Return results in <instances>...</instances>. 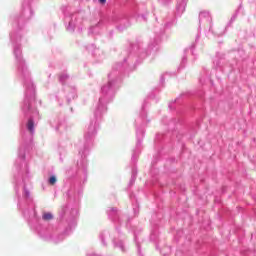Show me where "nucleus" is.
<instances>
[{"label":"nucleus","mask_w":256,"mask_h":256,"mask_svg":"<svg viewBox=\"0 0 256 256\" xmlns=\"http://www.w3.org/2000/svg\"><path fill=\"white\" fill-rule=\"evenodd\" d=\"M26 126L30 133H35V122L33 119L30 118Z\"/></svg>","instance_id":"obj_1"},{"label":"nucleus","mask_w":256,"mask_h":256,"mask_svg":"<svg viewBox=\"0 0 256 256\" xmlns=\"http://www.w3.org/2000/svg\"><path fill=\"white\" fill-rule=\"evenodd\" d=\"M185 7H187V1L183 0L182 3L177 6V11L179 13H183L185 11Z\"/></svg>","instance_id":"obj_2"},{"label":"nucleus","mask_w":256,"mask_h":256,"mask_svg":"<svg viewBox=\"0 0 256 256\" xmlns=\"http://www.w3.org/2000/svg\"><path fill=\"white\" fill-rule=\"evenodd\" d=\"M111 91V82H109L107 85L102 87V93H105V95H107V93H109Z\"/></svg>","instance_id":"obj_3"},{"label":"nucleus","mask_w":256,"mask_h":256,"mask_svg":"<svg viewBox=\"0 0 256 256\" xmlns=\"http://www.w3.org/2000/svg\"><path fill=\"white\" fill-rule=\"evenodd\" d=\"M14 54L16 59H18V61H21V49H19V47H15Z\"/></svg>","instance_id":"obj_4"},{"label":"nucleus","mask_w":256,"mask_h":256,"mask_svg":"<svg viewBox=\"0 0 256 256\" xmlns=\"http://www.w3.org/2000/svg\"><path fill=\"white\" fill-rule=\"evenodd\" d=\"M42 219H44V221H51V219H53V214L51 213H44L42 216Z\"/></svg>","instance_id":"obj_5"},{"label":"nucleus","mask_w":256,"mask_h":256,"mask_svg":"<svg viewBox=\"0 0 256 256\" xmlns=\"http://www.w3.org/2000/svg\"><path fill=\"white\" fill-rule=\"evenodd\" d=\"M95 133H96L95 125H90L88 128L89 137H91V135H95Z\"/></svg>","instance_id":"obj_6"},{"label":"nucleus","mask_w":256,"mask_h":256,"mask_svg":"<svg viewBox=\"0 0 256 256\" xmlns=\"http://www.w3.org/2000/svg\"><path fill=\"white\" fill-rule=\"evenodd\" d=\"M49 183H50V185H55L57 183V177L51 176L49 178Z\"/></svg>","instance_id":"obj_7"},{"label":"nucleus","mask_w":256,"mask_h":256,"mask_svg":"<svg viewBox=\"0 0 256 256\" xmlns=\"http://www.w3.org/2000/svg\"><path fill=\"white\" fill-rule=\"evenodd\" d=\"M199 17L200 19H203V17H209V12H201Z\"/></svg>","instance_id":"obj_8"},{"label":"nucleus","mask_w":256,"mask_h":256,"mask_svg":"<svg viewBox=\"0 0 256 256\" xmlns=\"http://www.w3.org/2000/svg\"><path fill=\"white\" fill-rule=\"evenodd\" d=\"M68 31H73V22L69 23V26L67 27Z\"/></svg>","instance_id":"obj_9"},{"label":"nucleus","mask_w":256,"mask_h":256,"mask_svg":"<svg viewBox=\"0 0 256 256\" xmlns=\"http://www.w3.org/2000/svg\"><path fill=\"white\" fill-rule=\"evenodd\" d=\"M65 79H67V76H66V75L60 76V81H63V80H65Z\"/></svg>","instance_id":"obj_10"},{"label":"nucleus","mask_w":256,"mask_h":256,"mask_svg":"<svg viewBox=\"0 0 256 256\" xmlns=\"http://www.w3.org/2000/svg\"><path fill=\"white\" fill-rule=\"evenodd\" d=\"M35 91V88L33 86L30 88V93H33Z\"/></svg>","instance_id":"obj_11"},{"label":"nucleus","mask_w":256,"mask_h":256,"mask_svg":"<svg viewBox=\"0 0 256 256\" xmlns=\"http://www.w3.org/2000/svg\"><path fill=\"white\" fill-rule=\"evenodd\" d=\"M107 0H99L100 3H105Z\"/></svg>","instance_id":"obj_12"},{"label":"nucleus","mask_w":256,"mask_h":256,"mask_svg":"<svg viewBox=\"0 0 256 256\" xmlns=\"http://www.w3.org/2000/svg\"><path fill=\"white\" fill-rule=\"evenodd\" d=\"M25 195H26V197H29V192L26 191V192H25Z\"/></svg>","instance_id":"obj_13"},{"label":"nucleus","mask_w":256,"mask_h":256,"mask_svg":"<svg viewBox=\"0 0 256 256\" xmlns=\"http://www.w3.org/2000/svg\"><path fill=\"white\" fill-rule=\"evenodd\" d=\"M26 95H27V97H29V95H30V94H29V90L27 91Z\"/></svg>","instance_id":"obj_14"}]
</instances>
